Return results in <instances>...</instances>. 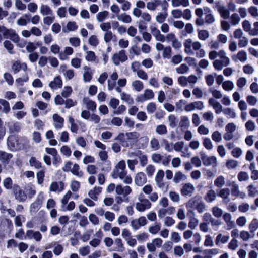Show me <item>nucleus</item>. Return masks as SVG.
Returning a JSON list of instances; mask_svg holds the SVG:
<instances>
[{
	"instance_id": "f257e3e1",
	"label": "nucleus",
	"mask_w": 258,
	"mask_h": 258,
	"mask_svg": "<svg viewBox=\"0 0 258 258\" xmlns=\"http://www.w3.org/2000/svg\"><path fill=\"white\" fill-rule=\"evenodd\" d=\"M183 45L184 52L187 54H196L197 58H203L206 56V51L202 48V44L199 41H194L191 39L188 38L185 40Z\"/></svg>"
},
{
	"instance_id": "f03ea898",
	"label": "nucleus",
	"mask_w": 258,
	"mask_h": 258,
	"mask_svg": "<svg viewBox=\"0 0 258 258\" xmlns=\"http://www.w3.org/2000/svg\"><path fill=\"white\" fill-rule=\"evenodd\" d=\"M111 176L113 179L119 178L123 182L126 184L132 183V178L127 174L126 170V164L124 160L120 161L115 166L112 172Z\"/></svg>"
},
{
	"instance_id": "7ed1b4c3",
	"label": "nucleus",
	"mask_w": 258,
	"mask_h": 258,
	"mask_svg": "<svg viewBox=\"0 0 258 258\" xmlns=\"http://www.w3.org/2000/svg\"><path fill=\"white\" fill-rule=\"evenodd\" d=\"M111 59L115 66H118L120 63H122L127 59V56L126 55L125 50H121L118 52L114 53L112 55Z\"/></svg>"
},
{
	"instance_id": "20e7f679",
	"label": "nucleus",
	"mask_w": 258,
	"mask_h": 258,
	"mask_svg": "<svg viewBox=\"0 0 258 258\" xmlns=\"http://www.w3.org/2000/svg\"><path fill=\"white\" fill-rule=\"evenodd\" d=\"M18 138L14 136H10L7 139L8 148L12 151L21 150V146L18 144Z\"/></svg>"
},
{
	"instance_id": "39448f33",
	"label": "nucleus",
	"mask_w": 258,
	"mask_h": 258,
	"mask_svg": "<svg viewBox=\"0 0 258 258\" xmlns=\"http://www.w3.org/2000/svg\"><path fill=\"white\" fill-rule=\"evenodd\" d=\"M220 59H216L213 62V65L215 70H221L224 67L228 66L230 64V59L225 55L223 58H220Z\"/></svg>"
},
{
	"instance_id": "423d86ee",
	"label": "nucleus",
	"mask_w": 258,
	"mask_h": 258,
	"mask_svg": "<svg viewBox=\"0 0 258 258\" xmlns=\"http://www.w3.org/2000/svg\"><path fill=\"white\" fill-rule=\"evenodd\" d=\"M205 107L204 103L201 101H197L185 105L184 110L186 112H191L196 109L201 110Z\"/></svg>"
},
{
	"instance_id": "0eeeda50",
	"label": "nucleus",
	"mask_w": 258,
	"mask_h": 258,
	"mask_svg": "<svg viewBox=\"0 0 258 258\" xmlns=\"http://www.w3.org/2000/svg\"><path fill=\"white\" fill-rule=\"evenodd\" d=\"M147 223L146 218L144 216H141L138 219H135L131 221V226L134 230H137L141 227L144 226Z\"/></svg>"
},
{
	"instance_id": "6e6552de",
	"label": "nucleus",
	"mask_w": 258,
	"mask_h": 258,
	"mask_svg": "<svg viewBox=\"0 0 258 258\" xmlns=\"http://www.w3.org/2000/svg\"><path fill=\"white\" fill-rule=\"evenodd\" d=\"M154 96L153 91L151 89H146L144 93L139 95L136 100L138 102H143L146 100L152 99Z\"/></svg>"
},
{
	"instance_id": "1a4fd4ad",
	"label": "nucleus",
	"mask_w": 258,
	"mask_h": 258,
	"mask_svg": "<svg viewBox=\"0 0 258 258\" xmlns=\"http://www.w3.org/2000/svg\"><path fill=\"white\" fill-rule=\"evenodd\" d=\"M203 164L206 166H212L216 167L217 165V158L214 156H208L203 155L201 157Z\"/></svg>"
},
{
	"instance_id": "9d476101",
	"label": "nucleus",
	"mask_w": 258,
	"mask_h": 258,
	"mask_svg": "<svg viewBox=\"0 0 258 258\" xmlns=\"http://www.w3.org/2000/svg\"><path fill=\"white\" fill-rule=\"evenodd\" d=\"M53 125L55 129L60 130L64 126V119L58 114H54L52 116Z\"/></svg>"
},
{
	"instance_id": "9b49d317",
	"label": "nucleus",
	"mask_w": 258,
	"mask_h": 258,
	"mask_svg": "<svg viewBox=\"0 0 258 258\" xmlns=\"http://www.w3.org/2000/svg\"><path fill=\"white\" fill-rule=\"evenodd\" d=\"M208 103L213 107L216 114H219L222 112L224 109L222 105L214 98H210L208 100Z\"/></svg>"
},
{
	"instance_id": "f8f14e48",
	"label": "nucleus",
	"mask_w": 258,
	"mask_h": 258,
	"mask_svg": "<svg viewBox=\"0 0 258 258\" xmlns=\"http://www.w3.org/2000/svg\"><path fill=\"white\" fill-rule=\"evenodd\" d=\"M195 187L193 184L190 183H185L180 190V192L183 196H192L195 191Z\"/></svg>"
},
{
	"instance_id": "ddd939ff",
	"label": "nucleus",
	"mask_w": 258,
	"mask_h": 258,
	"mask_svg": "<svg viewBox=\"0 0 258 258\" xmlns=\"http://www.w3.org/2000/svg\"><path fill=\"white\" fill-rule=\"evenodd\" d=\"M3 35L6 38L10 39L15 43H18L20 40L19 36L13 29H6L3 32Z\"/></svg>"
},
{
	"instance_id": "4468645a",
	"label": "nucleus",
	"mask_w": 258,
	"mask_h": 258,
	"mask_svg": "<svg viewBox=\"0 0 258 258\" xmlns=\"http://www.w3.org/2000/svg\"><path fill=\"white\" fill-rule=\"evenodd\" d=\"M232 59L234 62L238 61L244 63L247 59V54L244 50H240L237 52V54H234L232 56Z\"/></svg>"
},
{
	"instance_id": "2eb2a0df",
	"label": "nucleus",
	"mask_w": 258,
	"mask_h": 258,
	"mask_svg": "<svg viewBox=\"0 0 258 258\" xmlns=\"http://www.w3.org/2000/svg\"><path fill=\"white\" fill-rule=\"evenodd\" d=\"M103 235V234L102 231L101 229H99L94 234V238L89 242L90 245L93 247L98 246L101 243Z\"/></svg>"
},
{
	"instance_id": "dca6fc26",
	"label": "nucleus",
	"mask_w": 258,
	"mask_h": 258,
	"mask_svg": "<svg viewBox=\"0 0 258 258\" xmlns=\"http://www.w3.org/2000/svg\"><path fill=\"white\" fill-rule=\"evenodd\" d=\"M26 237L29 239H34L36 242L40 241L42 238V235L40 232L32 230L26 231Z\"/></svg>"
},
{
	"instance_id": "f3484780",
	"label": "nucleus",
	"mask_w": 258,
	"mask_h": 258,
	"mask_svg": "<svg viewBox=\"0 0 258 258\" xmlns=\"http://www.w3.org/2000/svg\"><path fill=\"white\" fill-rule=\"evenodd\" d=\"M147 179L145 173L142 172H138L136 174L134 182L136 185L139 186H142L147 182Z\"/></svg>"
},
{
	"instance_id": "a211bd4d",
	"label": "nucleus",
	"mask_w": 258,
	"mask_h": 258,
	"mask_svg": "<svg viewBox=\"0 0 258 258\" xmlns=\"http://www.w3.org/2000/svg\"><path fill=\"white\" fill-rule=\"evenodd\" d=\"M132 188L130 186L126 185L122 186L121 185L118 184L116 187V193L119 195H123L126 197L132 192Z\"/></svg>"
},
{
	"instance_id": "6ab92c4d",
	"label": "nucleus",
	"mask_w": 258,
	"mask_h": 258,
	"mask_svg": "<svg viewBox=\"0 0 258 258\" xmlns=\"http://www.w3.org/2000/svg\"><path fill=\"white\" fill-rule=\"evenodd\" d=\"M230 190L228 188H221L218 192L219 197L222 199V202L224 203H228L230 201Z\"/></svg>"
},
{
	"instance_id": "aec40b11",
	"label": "nucleus",
	"mask_w": 258,
	"mask_h": 258,
	"mask_svg": "<svg viewBox=\"0 0 258 258\" xmlns=\"http://www.w3.org/2000/svg\"><path fill=\"white\" fill-rule=\"evenodd\" d=\"M151 207V203L149 200L138 202L136 204V208L139 212H144L146 210L149 209Z\"/></svg>"
},
{
	"instance_id": "412c9836",
	"label": "nucleus",
	"mask_w": 258,
	"mask_h": 258,
	"mask_svg": "<svg viewBox=\"0 0 258 258\" xmlns=\"http://www.w3.org/2000/svg\"><path fill=\"white\" fill-rule=\"evenodd\" d=\"M175 211V208L173 207H168L166 208H161L158 211V216L160 218H163L167 214L172 215Z\"/></svg>"
},
{
	"instance_id": "4be33fe9",
	"label": "nucleus",
	"mask_w": 258,
	"mask_h": 258,
	"mask_svg": "<svg viewBox=\"0 0 258 258\" xmlns=\"http://www.w3.org/2000/svg\"><path fill=\"white\" fill-rule=\"evenodd\" d=\"M231 192L233 196L235 197H240L241 198H244L245 194L243 192H241L239 189V186L235 182H232L231 183Z\"/></svg>"
},
{
	"instance_id": "5701e85b",
	"label": "nucleus",
	"mask_w": 258,
	"mask_h": 258,
	"mask_svg": "<svg viewBox=\"0 0 258 258\" xmlns=\"http://www.w3.org/2000/svg\"><path fill=\"white\" fill-rule=\"evenodd\" d=\"M13 157L12 154L0 150V161L4 165H8Z\"/></svg>"
},
{
	"instance_id": "b1692460",
	"label": "nucleus",
	"mask_w": 258,
	"mask_h": 258,
	"mask_svg": "<svg viewBox=\"0 0 258 258\" xmlns=\"http://www.w3.org/2000/svg\"><path fill=\"white\" fill-rule=\"evenodd\" d=\"M64 189V183L62 182H53L49 187V190L52 192H60Z\"/></svg>"
},
{
	"instance_id": "393cba45",
	"label": "nucleus",
	"mask_w": 258,
	"mask_h": 258,
	"mask_svg": "<svg viewBox=\"0 0 258 258\" xmlns=\"http://www.w3.org/2000/svg\"><path fill=\"white\" fill-rule=\"evenodd\" d=\"M62 86V81L59 76L55 77L49 84V86L53 90L59 89Z\"/></svg>"
},
{
	"instance_id": "a878e982",
	"label": "nucleus",
	"mask_w": 258,
	"mask_h": 258,
	"mask_svg": "<svg viewBox=\"0 0 258 258\" xmlns=\"http://www.w3.org/2000/svg\"><path fill=\"white\" fill-rule=\"evenodd\" d=\"M27 69V64L25 63H21L20 61H15L12 65V71L15 74L18 73L21 70L26 71Z\"/></svg>"
},
{
	"instance_id": "bb28decb",
	"label": "nucleus",
	"mask_w": 258,
	"mask_h": 258,
	"mask_svg": "<svg viewBox=\"0 0 258 258\" xmlns=\"http://www.w3.org/2000/svg\"><path fill=\"white\" fill-rule=\"evenodd\" d=\"M140 136V133L136 131L127 132L125 133V137L126 140L133 143L137 142Z\"/></svg>"
},
{
	"instance_id": "cd10ccee",
	"label": "nucleus",
	"mask_w": 258,
	"mask_h": 258,
	"mask_svg": "<svg viewBox=\"0 0 258 258\" xmlns=\"http://www.w3.org/2000/svg\"><path fill=\"white\" fill-rule=\"evenodd\" d=\"M202 201L201 197L199 196H196L190 199L189 201L186 203V207L187 209L194 207L196 208L198 205Z\"/></svg>"
},
{
	"instance_id": "c85d7f7f",
	"label": "nucleus",
	"mask_w": 258,
	"mask_h": 258,
	"mask_svg": "<svg viewBox=\"0 0 258 258\" xmlns=\"http://www.w3.org/2000/svg\"><path fill=\"white\" fill-rule=\"evenodd\" d=\"M14 194L16 199L20 202L25 201L27 198V195L19 186L15 188Z\"/></svg>"
},
{
	"instance_id": "c756f323",
	"label": "nucleus",
	"mask_w": 258,
	"mask_h": 258,
	"mask_svg": "<svg viewBox=\"0 0 258 258\" xmlns=\"http://www.w3.org/2000/svg\"><path fill=\"white\" fill-rule=\"evenodd\" d=\"M225 55H226V53L224 50L221 49L218 51L212 50L209 53V58L210 60H214L217 57L223 58Z\"/></svg>"
},
{
	"instance_id": "7c9ffc66",
	"label": "nucleus",
	"mask_w": 258,
	"mask_h": 258,
	"mask_svg": "<svg viewBox=\"0 0 258 258\" xmlns=\"http://www.w3.org/2000/svg\"><path fill=\"white\" fill-rule=\"evenodd\" d=\"M83 80L85 82H89L92 79L93 73L90 67L85 66L83 67Z\"/></svg>"
},
{
	"instance_id": "2f4dec72",
	"label": "nucleus",
	"mask_w": 258,
	"mask_h": 258,
	"mask_svg": "<svg viewBox=\"0 0 258 258\" xmlns=\"http://www.w3.org/2000/svg\"><path fill=\"white\" fill-rule=\"evenodd\" d=\"M205 21L206 23L212 24L215 19L212 14V10L208 7H205Z\"/></svg>"
},
{
	"instance_id": "473e14b6",
	"label": "nucleus",
	"mask_w": 258,
	"mask_h": 258,
	"mask_svg": "<svg viewBox=\"0 0 258 258\" xmlns=\"http://www.w3.org/2000/svg\"><path fill=\"white\" fill-rule=\"evenodd\" d=\"M40 13L43 16L53 15V11L47 5L41 4L40 7Z\"/></svg>"
},
{
	"instance_id": "72a5a7b5",
	"label": "nucleus",
	"mask_w": 258,
	"mask_h": 258,
	"mask_svg": "<svg viewBox=\"0 0 258 258\" xmlns=\"http://www.w3.org/2000/svg\"><path fill=\"white\" fill-rule=\"evenodd\" d=\"M101 187H95L89 191L88 195L92 200L97 201L98 199V196L101 193Z\"/></svg>"
},
{
	"instance_id": "f704fd0d",
	"label": "nucleus",
	"mask_w": 258,
	"mask_h": 258,
	"mask_svg": "<svg viewBox=\"0 0 258 258\" xmlns=\"http://www.w3.org/2000/svg\"><path fill=\"white\" fill-rule=\"evenodd\" d=\"M83 103L89 110L94 111L96 109V103L88 98H84L83 99Z\"/></svg>"
},
{
	"instance_id": "c9c22d12",
	"label": "nucleus",
	"mask_w": 258,
	"mask_h": 258,
	"mask_svg": "<svg viewBox=\"0 0 258 258\" xmlns=\"http://www.w3.org/2000/svg\"><path fill=\"white\" fill-rule=\"evenodd\" d=\"M222 112L228 118L234 119L237 117L235 110L232 108H224Z\"/></svg>"
},
{
	"instance_id": "e433bc0d",
	"label": "nucleus",
	"mask_w": 258,
	"mask_h": 258,
	"mask_svg": "<svg viewBox=\"0 0 258 258\" xmlns=\"http://www.w3.org/2000/svg\"><path fill=\"white\" fill-rule=\"evenodd\" d=\"M214 184L216 187L222 188L226 184L225 177L222 175L217 176L214 181Z\"/></svg>"
},
{
	"instance_id": "4c0bfd02",
	"label": "nucleus",
	"mask_w": 258,
	"mask_h": 258,
	"mask_svg": "<svg viewBox=\"0 0 258 258\" xmlns=\"http://www.w3.org/2000/svg\"><path fill=\"white\" fill-rule=\"evenodd\" d=\"M161 4V0H152L146 4V7L148 10L154 11Z\"/></svg>"
},
{
	"instance_id": "58836bf2",
	"label": "nucleus",
	"mask_w": 258,
	"mask_h": 258,
	"mask_svg": "<svg viewBox=\"0 0 258 258\" xmlns=\"http://www.w3.org/2000/svg\"><path fill=\"white\" fill-rule=\"evenodd\" d=\"M229 236L228 235H223L220 233L217 235L215 240V243L216 245H219L220 243L225 244L227 243L229 239Z\"/></svg>"
},
{
	"instance_id": "ea45409f",
	"label": "nucleus",
	"mask_w": 258,
	"mask_h": 258,
	"mask_svg": "<svg viewBox=\"0 0 258 258\" xmlns=\"http://www.w3.org/2000/svg\"><path fill=\"white\" fill-rule=\"evenodd\" d=\"M78 25L74 21L69 22L66 25V27L63 28V31L65 33H68L69 31H73L77 30Z\"/></svg>"
},
{
	"instance_id": "a19ab883",
	"label": "nucleus",
	"mask_w": 258,
	"mask_h": 258,
	"mask_svg": "<svg viewBox=\"0 0 258 258\" xmlns=\"http://www.w3.org/2000/svg\"><path fill=\"white\" fill-rule=\"evenodd\" d=\"M216 198V194L214 190H210L205 195L204 199L208 203H211Z\"/></svg>"
},
{
	"instance_id": "79ce46f5",
	"label": "nucleus",
	"mask_w": 258,
	"mask_h": 258,
	"mask_svg": "<svg viewBox=\"0 0 258 258\" xmlns=\"http://www.w3.org/2000/svg\"><path fill=\"white\" fill-rule=\"evenodd\" d=\"M116 18L119 21H121L124 23H130L132 21L131 17L125 13L118 14L116 16Z\"/></svg>"
},
{
	"instance_id": "37998d69",
	"label": "nucleus",
	"mask_w": 258,
	"mask_h": 258,
	"mask_svg": "<svg viewBox=\"0 0 258 258\" xmlns=\"http://www.w3.org/2000/svg\"><path fill=\"white\" fill-rule=\"evenodd\" d=\"M150 147L152 151H157L160 148L159 140L156 138H152L150 141Z\"/></svg>"
},
{
	"instance_id": "c03bdc74",
	"label": "nucleus",
	"mask_w": 258,
	"mask_h": 258,
	"mask_svg": "<svg viewBox=\"0 0 258 258\" xmlns=\"http://www.w3.org/2000/svg\"><path fill=\"white\" fill-rule=\"evenodd\" d=\"M25 190L29 198H32L36 192L35 187L32 184H28L25 187Z\"/></svg>"
},
{
	"instance_id": "a18cd8bd",
	"label": "nucleus",
	"mask_w": 258,
	"mask_h": 258,
	"mask_svg": "<svg viewBox=\"0 0 258 258\" xmlns=\"http://www.w3.org/2000/svg\"><path fill=\"white\" fill-rule=\"evenodd\" d=\"M222 88L226 91H230L232 90L234 87L233 82L230 80L224 81L222 84Z\"/></svg>"
},
{
	"instance_id": "49530a36",
	"label": "nucleus",
	"mask_w": 258,
	"mask_h": 258,
	"mask_svg": "<svg viewBox=\"0 0 258 258\" xmlns=\"http://www.w3.org/2000/svg\"><path fill=\"white\" fill-rule=\"evenodd\" d=\"M132 86L133 89L137 92L141 91L144 88L143 83L140 80H135L133 81Z\"/></svg>"
},
{
	"instance_id": "de8ad7c7",
	"label": "nucleus",
	"mask_w": 258,
	"mask_h": 258,
	"mask_svg": "<svg viewBox=\"0 0 258 258\" xmlns=\"http://www.w3.org/2000/svg\"><path fill=\"white\" fill-rule=\"evenodd\" d=\"M172 49L170 46H165L162 51V56L164 59H169L171 58Z\"/></svg>"
},
{
	"instance_id": "09e8293b",
	"label": "nucleus",
	"mask_w": 258,
	"mask_h": 258,
	"mask_svg": "<svg viewBox=\"0 0 258 258\" xmlns=\"http://www.w3.org/2000/svg\"><path fill=\"white\" fill-rule=\"evenodd\" d=\"M210 36L209 32L206 30H198V37L202 41H205L209 38Z\"/></svg>"
},
{
	"instance_id": "8fccbe9b",
	"label": "nucleus",
	"mask_w": 258,
	"mask_h": 258,
	"mask_svg": "<svg viewBox=\"0 0 258 258\" xmlns=\"http://www.w3.org/2000/svg\"><path fill=\"white\" fill-rule=\"evenodd\" d=\"M155 132L158 135H165L167 134L168 131L165 125L160 124L156 126Z\"/></svg>"
},
{
	"instance_id": "3c124183",
	"label": "nucleus",
	"mask_w": 258,
	"mask_h": 258,
	"mask_svg": "<svg viewBox=\"0 0 258 258\" xmlns=\"http://www.w3.org/2000/svg\"><path fill=\"white\" fill-rule=\"evenodd\" d=\"M120 98L122 100L128 104H132L134 103V99L131 95L124 92L120 94Z\"/></svg>"
},
{
	"instance_id": "603ef678",
	"label": "nucleus",
	"mask_w": 258,
	"mask_h": 258,
	"mask_svg": "<svg viewBox=\"0 0 258 258\" xmlns=\"http://www.w3.org/2000/svg\"><path fill=\"white\" fill-rule=\"evenodd\" d=\"M72 173L79 177L83 176V173L80 171V166L78 164H74L73 165L71 171Z\"/></svg>"
},
{
	"instance_id": "864d4df0",
	"label": "nucleus",
	"mask_w": 258,
	"mask_h": 258,
	"mask_svg": "<svg viewBox=\"0 0 258 258\" xmlns=\"http://www.w3.org/2000/svg\"><path fill=\"white\" fill-rule=\"evenodd\" d=\"M190 124V120L188 117L184 116L181 117L179 125L181 127H184L185 128H188L189 127Z\"/></svg>"
},
{
	"instance_id": "5fc2aeb1",
	"label": "nucleus",
	"mask_w": 258,
	"mask_h": 258,
	"mask_svg": "<svg viewBox=\"0 0 258 258\" xmlns=\"http://www.w3.org/2000/svg\"><path fill=\"white\" fill-rule=\"evenodd\" d=\"M186 178L185 175L181 171L176 172L175 174L173 181L175 183H179L181 180H184Z\"/></svg>"
},
{
	"instance_id": "6e6d98bb",
	"label": "nucleus",
	"mask_w": 258,
	"mask_h": 258,
	"mask_svg": "<svg viewBox=\"0 0 258 258\" xmlns=\"http://www.w3.org/2000/svg\"><path fill=\"white\" fill-rule=\"evenodd\" d=\"M72 195V192L70 190H68L67 192L63 196V198L61 200V208H64L65 207L66 205H67V204L68 203Z\"/></svg>"
},
{
	"instance_id": "4d7b16f0",
	"label": "nucleus",
	"mask_w": 258,
	"mask_h": 258,
	"mask_svg": "<svg viewBox=\"0 0 258 258\" xmlns=\"http://www.w3.org/2000/svg\"><path fill=\"white\" fill-rule=\"evenodd\" d=\"M63 247L62 245L57 243L56 242H54L53 253L56 256L59 255L63 251Z\"/></svg>"
},
{
	"instance_id": "13d9d810",
	"label": "nucleus",
	"mask_w": 258,
	"mask_h": 258,
	"mask_svg": "<svg viewBox=\"0 0 258 258\" xmlns=\"http://www.w3.org/2000/svg\"><path fill=\"white\" fill-rule=\"evenodd\" d=\"M189 71V68L186 64H181L178 68H176V71L180 74L187 73Z\"/></svg>"
},
{
	"instance_id": "bf43d9fd",
	"label": "nucleus",
	"mask_w": 258,
	"mask_h": 258,
	"mask_svg": "<svg viewBox=\"0 0 258 258\" xmlns=\"http://www.w3.org/2000/svg\"><path fill=\"white\" fill-rule=\"evenodd\" d=\"M238 163L237 161L233 159L228 160L226 163V166L229 170L235 169L238 166Z\"/></svg>"
},
{
	"instance_id": "052dcab7",
	"label": "nucleus",
	"mask_w": 258,
	"mask_h": 258,
	"mask_svg": "<svg viewBox=\"0 0 258 258\" xmlns=\"http://www.w3.org/2000/svg\"><path fill=\"white\" fill-rule=\"evenodd\" d=\"M0 104L2 105V110L5 113H8L10 111V107L8 101L4 99H0Z\"/></svg>"
},
{
	"instance_id": "680f3d73",
	"label": "nucleus",
	"mask_w": 258,
	"mask_h": 258,
	"mask_svg": "<svg viewBox=\"0 0 258 258\" xmlns=\"http://www.w3.org/2000/svg\"><path fill=\"white\" fill-rule=\"evenodd\" d=\"M114 244L116 246V251L121 252L124 250L123 244L120 238H116L114 240Z\"/></svg>"
},
{
	"instance_id": "e2e57ef3",
	"label": "nucleus",
	"mask_w": 258,
	"mask_h": 258,
	"mask_svg": "<svg viewBox=\"0 0 258 258\" xmlns=\"http://www.w3.org/2000/svg\"><path fill=\"white\" fill-rule=\"evenodd\" d=\"M96 57L95 53L92 51H86L85 59L88 61H96Z\"/></svg>"
},
{
	"instance_id": "0e129e2a",
	"label": "nucleus",
	"mask_w": 258,
	"mask_h": 258,
	"mask_svg": "<svg viewBox=\"0 0 258 258\" xmlns=\"http://www.w3.org/2000/svg\"><path fill=\"white\" fill-rule=\"evenodd\" d=\"M60 153L67 157H69L72 154V151L70 148L67 146H62L60 149Z\"/></svg>"
},
{
	"instance_id": "69168bd1",
	"label": "nucleus",
	"mask_w": 258,
	"mask_h": 258,
	"mask_svg": "<svg viewBox=\"0 0 258 258\" xmlns=\"http://www.w3.org/2000/svg\"><path fill=\"white\" fill-rule=\"evenodd\" d=\"M169 126L171 128H174L178 124V120L174 115H170L168 116Z\"/></svg>"
},
{
	"instance_id": "338daca9",
	"label": "nucleus",
	"mask_w": 258,
	"mask_h": 258,
	"mask_svg": "<svg viewBox=\"0 0 258 258\" xmlns=\"http://www.w3.org/2000/svg\"><path fill=\"white\" fill-rule=\"evenodd\" d=\"M169 197L171 200L175 203H178L180 200V196L178 192L175 191H170Z\"/></svg>"
},
{
	"instance_id": "774afa93",
	"label": "nucleus",
	"mask_w": 258,
	"mask_h": 258,
	"mask_svg": "<svg viewBox=\"0 0 258 258\" xmlns=\"http://www.w3.org/2000/svg\"><path fill=\"white\" fill-rule=\"evenodd\" d=\"M258 229V220L253 219L249 225V229L251 232H254Z\"/></svg>"
}]
</instances>
